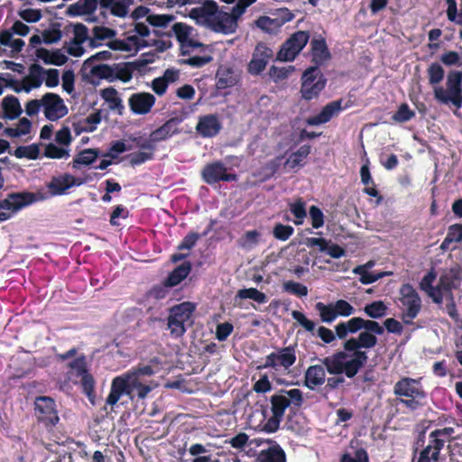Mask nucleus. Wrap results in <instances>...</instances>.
Wrapping results in <instances>:
<instances>
[{
    "label": "nucleus",
    "instance_id": "nucleus-30",
    "mask_svg": "<svg viewBox=\"0 0 462 462\" xmlns=\"http://www.w3.org/2000/svg\"><path fill=\"white\" fill-rule=\"evenodd\" d=\"M134 0H99V5L103 9L110 10L115 16L125 17L129 11V6Z\"/></svg>",
    "mask_w": 462,
    "mask_h": 462
},
{
    "label": "nucleus",
    "instance_id": "nucleus-33",
    "mask_svg": "<svg viewBox=\"0 0 462 462\" xmlns=\"http://www.w3.org/2000/svg\"><path fill=\"white\" fill-rule=\"evenodd\" d=\"M100 156V152L96 148L83 149L74 157L70 165L73 169H80L82 166H89Z\"/></svg>",
    "mask_w": 462,
    "mask_h": 462
},
{
    "label": "nucleus",
    "instance_id": "nucleus-9",
    "mask_svg": "<svg viewBox=\"0 0 462 462\" xmlns=\"http://www.w3.org/2000/svg\"><path fill=\"white\" fill-rule=\"evenodd\" d=\"M403 311L401 319L405 325L412 324V320L416 319L421 310V299L410 283H404L400 288V299Z\"/></svg>",
    "mask_w": 462,
    "mask_h": 462
},
{
    "label": "nucleus",
    "instance_id": "nucleus-29",
    "mask_svg": "<svg viewBox=\"0 0 462 462\" xmlns=\"http://www.w3.org/2000/svg\"><path fill=\"white\" fill-rule=\"evenodd\" d=\"M192 269L190 262L186 261L173 269L164 280L163 284L165 287H174L180 284L187 278Z\"/></svg>",
    "mask_w": 462,
    "mask_h": 462
},
{
    "label": "nucleus",
    "instance_id": "nucleus-51",
    "mask_svg": "<svg viewBox=\"0 0 462 462\" xmlns=\"http://www.w3.org/2000/svg\"><path fill=\"white\" fill-rule=\"evenodd\" d=\"M438 284L442 289V291H445L448 297H451L453 296L452 291L457 286V279L450 273H445L439 277Z\"/></svg>",
    "mask_w": 462,
    "mask_h": 462
},
{
    "label": "nucleus",
    "instance_id": "nucleus-18",
    "mask_svg": "<svg viewBox=\"0 0 462 462\" xmlns=\"http://www.w3.org/2000/svg\"><path fill=\"white\" fill-rule=\"evenodd\" d=\"M44 116L50 121H57L68 114V108L62 98L55 93H46L42 96Z\"/></svg>",
    "mask_w": 462,
    "mask_h": 462
},
{
    "label": "nucleus",
    "instance_id": "nucleus-17",
    "mask_svg": "<svg viewBox=\"0 0 462 462\" xmlns=\"http://www.w3.org/2000/svg\"><path fill=\"white\" fill-rule=\"evenodd\" d=\"M442 449L441 443L429 434L428 444L421 449H413L411 462H439Z\"/></svg>",
    "mask_w": 462,
    "mask_h": 462
},
{
    "label": "nucleus",
    "instance_id": "nucleus-49",
    "mask_svg": "<svg viewBox=\"0 0 462 462\" xmlns=\"http://www.w3.org/2000/svg\"><path fill=\"white\" fill-rule=\"evenodd\" d=\"M236 297L243 300L251 299L258 303H265L267 301V296L255 288L241 289L237 291Z\"/></svg>",
    "mask_w": 462,
    "mask_h": 462
},
{
    "label": "nucleus",
    "instance_id": "nucleus-23",
    "mask_svg": "<svg viewBox=\"0 0 462 462\" xmlns=\"http://www.w3.org/2000/svg\"><path fill=\"white\" fill-rule=\"evenodd\" d=\"M222 128L216 115H206L199 118L196 125L197 133L203 138H211L217 135Z\"/></svg>",
    "mask_w": 462,
    "mask_h": 462
},
{
    "label": "nucleus",
    "instance_id": "nucleus-41",
    "mask_svg": "<svg viewBox=\"0 0 462 462\" xmlns=\"http://www.w3.org/2000/svg\"><path fill=\"white\" fill-rule=\"evenodd\" d=\"M388 307L383 300H375L366 304L364 308L365 313L371 319H381L387 314Z\"/></svg>",
    "mask_w": 462,
    "mask_h": 462
},
{
    "label": "nucleus",
    "instance_id": "nucleus-6",
    "mask_svg": "<svg viewBox=\"0 0 462 462\" xmlns=\"http://www.w3.org/2000/svg\"><path fill=\"white\" fill-rule=\"evenodd\" d=\"M328 79L318 66L307 68L300 77V93L306 101L317 99L325 89Z\"/></svg>",
    "mask_w": 462,
    "mask_h": 462
},
{
    "label": "nucleus",
    "instance_id": "nucleus-42",
    "mask_svg": "<svg viewBox=\"0 0 462 462\" xmlns=\"http://www.w3.org/2000/svg\"><path fill=\"white\" fill-rule=\"evenodd\" d=\"M291 213L295 217L293 223L296 226L302 225L307 216L306 203L302 199H298L289 204Z\"/></svg>",
    "mask_w": 462,
    "mask_h": 462
},
{
    "label": "nucleus",
    "instance_id": "nucleus-27",
    "mask_svg": "<svg viewBox=\"0 0 462 462\" xmlns=\"http://www.w3.org/2000/svg\"><path fill=\"white\" fill-rule=\"evenodd\" d=\"M310 46L312 62L315 64L314 66H318L319 68L320 65L331 58L330 52L326 43V40L324 38H314L310 42Z\"/></svg>",
    "mask_w": 462,
    "mask_h": 462
},
{
    "label": "nucleus",
    "instance_id": "nucleus-3",
    "mask_svg": "<svg viewBox=\"0 0 462 462\" xmlns=\"http://www.w3.org/2000/svg\"><path fill=\"white\" fill-rule=\"evenodd\" d=\"M393 394L399 403L410 411H416L428 404V393L422 385L421 378L402 377L393 385Z\"/></svg>",
    "mask_w": 462,
    "mask_h": 462
},
{
    "label": "nucleus",
    "instance_id": "nucleus-45",
    "mask_svg": "<svg viewBox=\"0 0 462 462\" xmlns=\"http://www.w3.org/2000/svg\"><path fill=\"white\" fill-rule=\"evenodd\" d=\"M39 154L40 148L36 143H32L27 146H18L14 152V155L18 159L27 158L29 160L38 159Z\"/></svg>",
    "mask_w": 462,
    "mask_h": 462
},
{
    "label": "nucleus",
    "instance_id": "nucleus-4",
    "mask_svg": "<svg viewBox=\"0 0 462 462\" xmlns=\"http://www.w3.org/2000/svg\"><path fill=\"white\" fill-rule=\"evenodd\" d=\"M365 356L361 353L351 354L349 351H337L331 356L321 359V363L329 374L339 375L345 374L346 377H355L363 367L362 360Z\"/></svg>",
    "mask_w": 462,
    "mask_h": 462
},
{
    "label": "nucleus",
    "instance_id": "nucleus-14",
    "mask_svg": "<svg viewBox=\"0 0 462 462\" xmlns=\"http://www.w3.org/2000/svg\"><path fill=\"white\" fill-rule=\"evenodd\" d=\"M377 345V337L375 335L368 331H362L357 337H350L343 343V348L351 354L361 353L365 357L362 360L363 367L368 360V356L362 348L371 349Z\"/></svg>",
    "mask_w": 462,
    "mask_h": 462
},
{
    "label": "nucleus",
    "instance_id": "nucleus-38",
    "mask_svg": "<svg viewBox=\"0 0 462 462\" xmlns=\"http://www.w3.org/2000/svg\"><path fill=\"white\" fill-rule=\"evenodd\" d=\"M101 97L108 103V106L111 110L117 111L119 115L123 114L125 106L116 88L110 87L103 89L101 91Z\"/></svg>",
    "mask_w": 462,
    "mask_h": 462
},
{
    "label": "nucleus",
    "instance_id": "nucleus-16",
    "mask_svg": "<svg viewBox=\"0 0 462 462\" xmlns=\"http://www.w3.org/2000/svg\"><path fill=\"white\" fill-rule=\"evenodd\" d=\"M273 56V51L265 42H258L253 51L252 59L247 66V70L252 75L262 73L269 60Z\"/></svg>",
    "mask_w": 462,
    "mask_h": 462
},
{
    "label": "nucleus",
    "instance_id": "nucleus-31",
    "mask_svg": "<svg viewBox=\"0 0 462 462\" xmlns=\"http://www.w3.org/2000/svg\"><path fill=\"white\" fill-rule=\"evenodd\" d=\"M35 55L45 64L62 66L68 61L67 56L59 49L51 51L45 48H38L35 51Z\"/></svg>",
    "mask_w": 462,
    "mask_h": 462
},
{
    "label": "nucleus",
    "instance_id": "nucleus-26",
    "mask_svg": "<svg viewBox=\"0 0 462 462\" xmlns=\"http://www.w3.org/2000/svg\"><path fill=\"white\" fill-rule=\"evenodd\" d=\"M326 382V371L324 365H310L304 374V385L314 390L316 387L321 386Z\"/></svg>",
    "mask_w": 462,
    "mask_h": 462
},
{
    "label": "nucleus",
    "instance_id": "nucleus-48",
    "mask_svg": "<svg viewBox=\"0 0 462 462\" xmlns=\"http://www.w3.org/2000/svg\"><path fill=\"white\" fill-rule=\"evenodd\" d=\"M254 23L258 28L266 32H274L281 28V23L277 18L265 15L260 16Z\"/></svg>",
    "mask_w": 462,
    "mask_h": 462
},
{
    "label": "nucleus",
    "instance_id": "nucleus-52",
    "mask_svg": "<svg viewBox=\"0 0 462 462\" xmlns=\"http://www.w3.org/2000/svg\"><path fill=\"white\" fill-rule=\"evenodd\" d=\"M353 273L360 275L359 281L362 284H371L383 277V273H373L366 270L365 265H358Z\"/></svg>",
    "mask_w": 462,
    "mask_h": 462
},
{
    "label": "nucleus",
    "instance_id": "nucleus-39",
    "mask_svg": "<svg viewBox=\"0 0 462 462\" xmlns=\"http://www.w3.org/2000/svg\"><path fill=\"white\" fill-rule=\"evenodd\" d=\"M92 34L93 37L89 40V46L97 48L101 45V41L115 37L116 32L114 29L106 26H95L92 30Z\"/></svg>",
    "mask_w": 462,
    "mask_h": 462
},
{
    "label": "nucleus",
    "instance_id": "nucleus-54",
    "mask_svg": "<svg viewBox=\"0 0 462 462\" xmlns=\"http://www.w3.org/2000/svg\"><path fill=\"white\" fill-rule=\"evenodd\" d=\"M415 116V112L411 110L407 103H402L393 116V120L397 123H405Z\"/></svg>",
    "mask_w": 462,
    "mask_h": 462
},
{
    "label": "nucleus",
    "instance_id": "nucleus-7",
    "mask_svg": "<svg viewBox=\"0 0 462 462\" xmlns=\"http://www.w3.org/2000/svg\"><path fill=\"white\" fill-rule=\"evenodd\" d=\"M41 198L30 191L12 192L5 199H0V221H6L23 208L33 204Z\"/></svg>",
    "mask_w": 462,
    "mask_h": 462
},
{
    "label": "nucleus",
    "instance_id": "nucleus-53",
    "mask_svg": "<svg viewBox=\"0 0 462 462\" xmlns=\"http://www.w3.org/2000/svg\"><path fill=\"white\" fill-rule=\"evenodd\" d=\"M175 20L173 14H150L147 16V23L153 27L166 28L170 23Z\"/></svg>",
    "mask_w": 462,
    "mask_h": 462
},
{
    "label": "nucleus",
    "instance_id": "nucleus-28",
    "mask_svg": "<svg viewBox=\"0 0 462 462\" xmlns=\"http://www.w3.org/2000/svg\"><path fill=\"white\" fill-rule=\"evenodd\" d=\"M45 69L39 64L33 63L29 67V74L23 79V88L26 93L30 92L32 88H38L42 86L43 81V75Z\"/></svg>",
    "mask_w": 462,
    "mask_h": 462
},
{
    "label": "nucleus",
    "instance_id": "nucleus-50",
    "mask_svg": "<svg viewBox=\"0 0 462 462\" xmlns=\"http://www.w3.org/2000/svg\"><path fill=\"white\" fill-rule=\"evenodd\" d=\"M429 82L431 85L440 83L445 76V71L442 66L438 62L431 63L427 69Z\"/></svg>",
    "mask_w": 462,
    "mask_h": 462
},
{
    "label": "nucleus",
    "instance_id": "nucleus-5",
    "mask_svg": "<svg viewBox=\"0 0 462 462\" xmlns=\"http://www.w3.org/2000/svg\"><path fill=\"white\" fill-rule=\"evenodd\" d=\"M195 311V305L189 301H184L174 305L169 310L167 319V328L173 338L181 337L187 331L192 321V315Z\"/></svg>",
    "mask_w": 462,
    "mask_h": 462
},
{
    "label": "nucleus",
    "instance_id": "nucleus-61",
    "mask_svg": "<svg viewBox=\"0 0 462 462\" xmlns=\"http://www.w3.org/2000/svg\"><path fill=\"white\" fill-rule=\"evenodd\" d=\"M333 307L337 314V318L339 316L348 317L356 312V309L345 300H337L333 303Z\"/></svg>",
    "mask_w": 462,
    "mask_h": 462
},
{
    "label": "nucleus",
    "instance_id": "nucleus-20",
    "mask_svg": "<svg viewBox=\"0 0 462 462\" xmlns=\"http://www.w3.org/2000/svg\"><path fill=\"white\" fill-rule=\"evenodd\" d=\"M156 101L155 97L148 92H137L130 96L128 105L135 115H146L151 112Z\"/></svg>",
    "mask_w": 462,
    "mask_h": 462
},
{
    "label": "nucleus",
    "instance_id": "nucleus-44",
    "mask_svg": "<svg viewBox=\"0 0 462 462\" xmlns=\"http://www.w3.org/2000/svg\"><path fill=\"white\" fill-rule=\"evenodd\" d=\"M462 241V224H453L448 226V233L444 238L441 247L445 248L452 243Z\"/></svg>",
    "mask_w": 462,
    "mask_h": 462
},
{
    "label": "nucleus",
    "instance_id": "nucleus-11",
    "mask_svg": "<svg viewBox=\"0 0 462 462\" xmlns=\"http://www.w3.org/2000/svg\"><path fill=\"white\" fill-rule=\"evenodd\" d=\"M310 33L306 31H298L291 35L281 46L276 59L280 61H292L306 46Z\"/></svg>",
    "mask_w": 462,
    "mask_h": 462
},
{
    "label": "nucleus",
    "instance_id": "nucleus-46",
    "mask_svg": "<svg viewBox=\"0 0 462 462\" xmlns=\"http://www.w3.org/2000/svg\"><path fill=\"white\" fill-rule=\"evenodd\" d=\"M43 155L50 159H68L69 157V150L50 143L45 145Z\"/></svg>",
    "mask_w": 462,
    "mask_h": 462
},
{
    "label": "nucleus",
    "instance_id": "nucleus-22",
    "mask_svg": "<svg viewBox=\"0 0 462 462\" xmlns=\"http://www.w3.org/2000/svg\"><path fill=\"white\" fill-rule=\"evenodd\" d=\"M342 103V99L329 102L321 109L318 115L309 117L306 120L307 125H319L329 122L334 116H337L344 109Z\"/></svg>",
    "mask_w": 462,
    "mask_h": 462
},
{
    "label": "nucleus",
    "instance_id": "nucleus-21",
    "mask_svg": "<svg viewBox=\"0 0 462 462\" xmlns=\"http://www.w3.org/2000/svg\"><path fill=\"white\" fill-rule=\"evenodd\" d=\"M127 395L131 399V391L129 387L128 374L116 376L113 379L110 393L106 400V403L114 406L120 400L122 395Z\"/></svg>",
    "mask_w": 462,
    "mask_h": 462
},
{
    "label": "nucleus",
    "instance_id": "nucleus-35",
    "mask_svg": "<svg viewBox=\"0 0 462 462\" xmlns=\"http://www.w3.org/2000/svg\"><path fill=\"white\" fill-rule=\"evenodd\" d=\"M2 107L4 117L9 120L16 119L23 112L19 99L13 95L6 96L3 99Z\"/></svg>",
    "mask_w": 462,
    "mask_h": 462
},
{
    "label": "nucleus",
    "instance_id": "nucleus-34",
    "mask_svg": "<svg viewBox=\"0 0 462 462\" xmlns=\"http://www.w3.org/2000/svg\"><path fill=\"white\" fill-rule=\"evenodd\" d=\"M430 435L433 439H437L441 443V447L444 448L447 442H451L455 439H459L462 433H457V426L448 425L441 429H436L430 432Z\"/></svg>",
    "mask_w": 462,
    "mask_h": 462
},
{
    "label": "nucleus",
    "instance_id": "nucleus-15",
    "mask_svg": "<svg viewBox=\"0 0 462 462\" xmlns=\"http://www.w3.org/2000/svg\"><path fill=\"white\" fill-rule=\"evenodd\" d=\"M202 180L209 185L219 181H236L237 176L235 173H228L225 164L220 161H216L206 164L201 171Z\"/></svg>",
    "mask_w": 462,
    "mask_h": 462
},
{
    "label": "nucleus",
    "instance_id": "nucleus-47",
    "mask_svg": "<svg viewBox=\"0 0 462 462\" xmlns=\"http://www.w3.org/2000/svg\"><path fill=\"white\" fill-rule=\"evenodd\" d=\"M315 308L319 311L320 319L323 322L331 323L337 319L333 303L325 304L323 302H318L316 303Z\"/></svg>",
    "mask_w": 462,
    "mask_h": 462
},
{
    "label": "nucleus",
    "instance_id": "nucleus-36",
    "mask_svg": "<svg viewBox=\"0 0 462 462\" xmlns=\"http://www.w3.org/2000/svg\"><path fill=\"white\" fill-rule=\"evenodd\" d=\"M113 82L115 80H121L122 82H128L133 78V73L135 69V64L132 62L115 63L113 64Z\"/></svg>",
    "mask_w": 462,
    "mask_h": 462
},
{
    "label": "nucleus",
    "instance_id": "nucleus-37",
    "mask_svg": "<svg viewBox=\"0 0 462 462\" xmlns=\"http://www.w3.org/2000/svg\"><path fill=\"white\" fill-rule=\"evenodd\" d=\"M101 122V112L96 111L88 116L83 120L74 123V130L79 134L81 132L91 133L97 129V125Z\"/></svg>",
    "mask_w": 462,
    "mask_h": 462
},
{
    "label": "nucleus",
    "instance_id": "nucleus-2",
    "mask_svg": "<svg viewBox=\"0 0 462 462\" xmlns=\"http://www.w3.org/2000/svg\"><path fill=\"white\" fill-rule=\"evenodd\" d=\"M304 402L303 393L300 389L280 390L277 393L270 397L272 416L266 418L265 411L263 416L266 419L263 425V430L267 433H274L279 428L284 417L287 408L292 407L299 409Z\"/></svg>",
    "mask_w": 462,
    "mask_h": 462
},
{
    "label": "nucleus",
    "instance_id": "nucleus-60",
    "mask_svg": "<svg viewBox=\"0 0 462 462\" xmlns=\"http://www.w3.org/2000/svg\"><path fill=\"white\" fill-rule=\"evenodd\" d=\"M74 37L70 43L73 45H82L88 38V28L83 23H77L74 25Z\"/></svg>",
    "mask_w": 462,
    "mask_h": 462
},
{
    "label": "nucleus",
    "instance_id": "nucleus-24",
    "mask_svg": "<svg viewBox=\"0 0 462 462\" xmlns=\"http://www.w3.org/2000/svg\"><path fill=\"white\" fill-rule=\"evenodd\" d=\"M129 387L131 391V400L135 397L143 400L155 387L152 381H147L143 378H139L138 374H128Z\"/></svg>",
    "mask_w": 462,
    "mask_h": 462
},
{
    "label": "nucleus",
    "instance_id": "nucleus-63",
    "mask_svg": "<svg viewBox=\"0 0 462 462\" xmlns=\"http://www.w3.org/2000/svg\"><path fill=\"white\" fill-rule=\"evenodd\" d=\"M340 462H368V454L365 448H358L355 451L354 456L345 453Z\"/></svg>",
    "mask_w": 462,
    "mask_h": 462
},
{
    "label": "nucleus",
    "instance_id": "nucleus-56",
    "mask_svg": "<svg viewBox=\"0 0 462 462\" xmlns=\"http://www.w3.org/2000/svg\"><path fill=\"white\" fill-rule=\"evenodd\" d=\"M68 367L74 371L77 376L80 377L87 374L88 370L86 356L82 354L79 356H77L70 363H69Z\"/></svg>",
    "mask_w": 462,
    "mask_h": 462
},
{
    "label": "nucleus",
    "instance_id": "nucleus-8",
    "mask_svg": "<svg viewBox=\"0 0 462 462\" xmlns=\"http://www.w3.org/2000/svg\"><path fill=\"white\" fill-rule=\"evenodd\" d=\"M447 88L439 87L434 89L435 98L443 103H452L456 107L462 106V71L450 70L448 74Z\"/></svg>",
    "mask_w": 462,
    "mask_h": 462
},
{
    "label": "nucleus",
    "instance_id": "nucleus-13",
    "mask_svg": "<svg viewBox=\"0 0 462 462\" xmlns=\"http://www.w3.org/2000/svg\"><path fill=\"white\" fill-rule=\"evenodd\" d=\"M34 412L37 420L45 427H53L59 420L55 401L48 396H39L34 402Z\"/></svg>",
    "mask_w": 462,
    "mask_h": 462
},
{
    "label": "nucleus",
    "instance_id": "nucleus-19",
    "mask_svg": "<svg viewBox=\"0 0 462 462\" xmlns=\"http://www.w3.org/2000/svg\"><path fill=\"white\" fill-rule=\"evenodd\" d=\"M83 184V180L76 178L69 173L52 177L47 184L48 190L51 196H60L67 193V190L75 186Z\"/></svg>",
    "mask_w": 462,
    "mask_h": 462
},
{
    "label": "nucleus",
    "instance_id": "nucleus-10",
    "mask_svg": "<svg viewBox=\"0 0 462 462\" xmlns=\"http://www.w3.org/2000/svg\"><path fill=\"white\" fill-rule=\"evenodd\" d=\"M249 445L260 448L255 451L254 459L252 462H286L284 450L274 441L254 439Z\"/></svg>",
    "mask_w": 462,
    "mask_h": 462
},
{
    "label": "nucleus",
    "instance_id": "nucleus-43",
    "mask_svg": "<svg viewBox=\"0 0 462 462\" xmlns=\"http://www.w3.org/2000/svg\"><path fill=\"white\" fill-rule=\"evenodd\" d=\"M113 65L98 64L90 68L89 75L97 79H106L113 82Z\"/></svg>",
    "mask_w": 462,
    "mask_h": 462
},
{
    "label": "nucleus",
    "instance_id": "nucleus-64",
    "mask_svg": "<svg viewBox=\"0 0 462 462\" xmlns=\"http://www.w3.org/2000/svg\"><path fill=\"white\" fill-rule=\"evenodd\" d=\"M440 60L446 66H461L462 65V55L455 51H448L444 52L440 56Z\"/></svg>",
    "mask_w": 462,
    "mask_h": 462
},
{
    "label": "nucleus",
    "instance_id": "nucleus-1",
    "mask_svg": "<svg viewBox=\"0 0 462 462\" xmlns=\"http://www.w3.org/2000/svg\"><path fill=\"white\" fill-rule=\"evenodd\" d=\"M189 17L196 21V23L207 25L216 32L229 34L236 32L237 27L234 14L218 10L217 4L213 0H206L201 6L192 8Z\"/></svg>",
    "mask_w": 462,
    "mask_h": 462
},
{
    "label": "nucleus",
    "instance_id": "nucleus-62",
    "mask_svg": "<svg viewBox=\"0 0 462 462\" xmlns=\"http://www.w3.org/2000/svg\"><path fill=\"white\" fill-rule=\"evenodd\" d=\"M309 214L313 228L319 229L323 226L325 217L322 210L319 207L315 205L310 206Z\"/></svg>",
    "mask_w": 462,
    "mask_h": 462
},
{
    "label": "nucleus",
    "instance_id": "nucleus-25",
    "mask_svg": "<svg viewBox=\"0 0 462 462\" xmlns=\"http://www.w3.org/2000/svg\"><path fill=\"white\" fill-rule=\"evenodd\" d=\"M181 121V117H171L167 120L162 125L151 133L152 141L159 143L179 134L180 130L178 129V125L180 124Z\"/></svg>",
    "mask_w": 462,
    "mask_h": 462
},
{
    "label": "nucleus",
    "instance_id": "nucleus-55",
    "mask_svg": "<svg viewBox=\"0 0 462 462\" xmlns=\"http://www.w3.org/2000/svg\"><path fill=\"white\" fill-rule=\"evenodd\" d=\"M282 287L286 292L297 297H305L309 292L307 286L294 281L284 282Z\"/></svg>",
    "mask_w": 462,
    "mask_h": 462
},
{
    "label": "nucleus",
    "instance_id": "nucleus-57",
    "mask_svg": "<svg viewBox=\"0 0 462 462\" xmlns=\"http://www.w3.org/2000/svg\"><path fill=\"white\" fill-rule=\"evenodd\" d=\"M190 27L182 23H176L172 26V32H174L177 41L181 44V46H185L187 41L189 40L190 34Z\"/></svg>",
    "mask_w": 462,
    "mask_h": 462
},
{
    "label": "nucleus",
    "instance_id": "nucleus-12",
    "mask_svg": "<svg viewBox=\"0 0 462 462\" xmlns=\"http://www.w3.org/2000/svg\"><path fill=\"white\" fill-rule=\"evenodd\" d=\"M296 346H289L280 347L276 351L272 352L265 357L263 365L258 366L259 369L273 368L279 370H288L296 362Z\"/></svg>",
    "mask_w": 462,
    "mask_h": 462
},
{
    "label": "nucleus",
    "instance_id": "nucleus-58",
    "mask_svg": "<svg viewBox=\"0 0 462 462\" xmlns=\"http://www.w3.org/2000/svg\"><path fill=\"white\" fill-rule=\"evenodd\" d=\"M294 233V228L289 225H283L278 223L273 226V236L281 241L288 240Z\"/></svg>",
    "mask_w": 462,
    "mask_h": 462
},
{
    "label": "nucleus",
    "instance_id": "nucleus-32",
    "mask_svg": "<svg viewBox=\"0 0 462 462\" xmlns=\"http://www.w3.org/2000/svg\"><path fill=\"white\" fill-rule=\"evenodd\" d=\"M361 329H363V318L360 317H354L335 327L336 335L339 339H345L348 334H355Z\"/></svg>",
    "mask_w": 462,
    "mask_h": 462
},
{
    "label": "nucleus",
    "instance_id": "nucleus-59",
    "mask_svg": "<svg viewBox=\"0 0 462 462\" xmlns=\"http://www.w3.org/2000/svg\"><path fill=\"white\" fill-rule=\"evenodd\" d=\"M81 377V387L83 393L88 396L90 402H93L94 390H95V380L93 375L88 372Z\"/></svg>",
    "mask_w": 462,
    "mask_h": 462
},
{
    "label": "nucleus",
    "instance_id": "nucleus-40",
    "mask_svg": "<svg viewBox=\"0 0 462 462\" xmlns=\"http://www.w3.org/2000/svg\"><path fill=\"white\" fill-rule=\"evenodd\" d=\"M310 153V146L301 145L296 152H292L285 162V165L294 169L301 165V162Z\"/></svg>",
    "mask_w": 462,
    "mask_h": 462
}]
</instances>
